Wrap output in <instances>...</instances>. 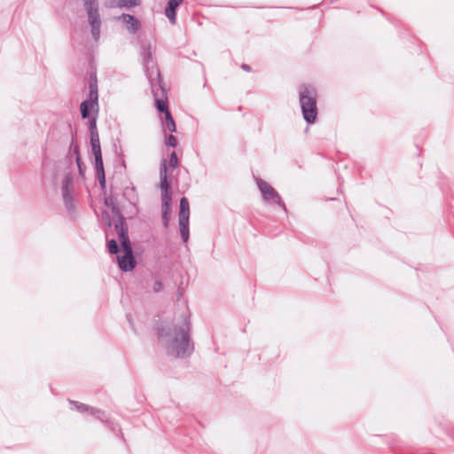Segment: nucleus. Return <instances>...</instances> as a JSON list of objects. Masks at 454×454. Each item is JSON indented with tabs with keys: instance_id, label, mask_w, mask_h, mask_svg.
Listing matches in <instances>:
<instances>
[{
	"instance_id": "f257e3e1",
	"label": "nucleus",
	"mask_w": 454,
	"mask_h": 454,
	"mask_svg": "<svg viewBox=\"0 0 454 454\" xmlns=\"http://www.w3.org/2000/svg\"><path fill=\"white\" fill-rule=\"evenodd\" d=\"M192 324L189 317L184 316L180 324L158 322L155 331L165 340L166 350L169 356L176 358L189 357L194 351V343L191 337Z\"/></svg>"
},
{
	"instance_id": "f03ea898",
	"label": "nucleus",
	"mask_w": 454,
	"mask_h": 454,
	"mask_svg": "<svg viewBox=\"0 0 454 454\" xmlns=\"http://www.w3.org/2000/svg\"><path fill=\"white\" fill-rule=\"evenodd\" d=\"M114 200L115 199L113 196L106 199L105 206L111 209L113 215L117 219L114 225L123 252V255L117 254L116 256L119 269L123 272H129L136 268L137 261L134 256L133 247L129 237V228L126 223V217Z\"/></svg>"
},
{
	"instance_id": "7ed1b4c3",
	"label": "nucleus",
	"mask_w": 454,
	"mask_h": 454,
	"mask_svg": "<svg viewBox=\"0 0 454 454\" xmlns=\"http://www.w3.org/2000/svg\"><path fill=\"white\" fill-rule=\"evenodd\" d=\"M87 75L89 94L88 98L85 100H83L80 105V113L83 120L89 121V124L93 119L95 120V123H97L99 106L98 77L96 68L90 66V69L87 72Z\"/></svg>"
},
{
	"instance_id": "20e7f679",
	"label": "nucleus",
	"mask_w": 454,
	"mask_h": 454,
	"mask_svg": "<svg viewBox=\"0 0 454 454\" xmlns=\"http://www.w3.org/2000/svg\"><path fill=\"white\" fill-rule=\"evenodd\" d=\"M299 101L301 114L307 125L310 126L315 124L318 115L316 89L311 85H300Z\"/></svg>"
},
{
	"instance_id": "39448f33",
	"label": "nucleus",
	"mask_w": 454,
	"mask_h": 454,
	"mask_svg": "<svg viewBox=\"0 0 454 454\" xmlns=\"http://www.w3.org/2000/svg\"><path fill=\"white\" fill-rule=\"evenodd\" d=\"M160 187L161 192V218L165 228L169 225L172 213V188L168 174L167 160L162 159L160 167Z\"/></svg>"
},
{
	"instance_id": "423d86ee",
	"label": "nucleus",
	"mask_w": 454,
	"mask_h": 454,
	"mask_svg": "<svg viewBox=\"0 0 454 454\" xmlns=\"http://www.w3.org/2000/svg\"><path fill=\"white\" fill-rule=\"evenodd\" d=\"M145 75L150 82L155 107H157V100L168 102V91L161 77L160 69L158 68L145 73Z\"/></svg>"
},
{
	"instance_id": "0eeeda50",
	"label": "nucleus",
	"mask_w": 454,
	"mask_h": 454,
	"mask_svg": "<svg viewBox=\"0 0 454 454\" xmlns=\"http://www.w3.org/2000/svg\"><path fill=\"white\" fill-rule=\"evenodd\" d=\"M256 184L262 196L265 201L272 202L279 206L286 213L287 212L286 204L284 203L279 193L267 182L261 178L256 179Z\"/></svg>"
},
{
	"instance_id": "6e6552de",
	"label": "nucleus",
	"mask_w": 454,
	"mask_h": 454,
	"mask_svg": "<svg viewBox=\"0 0 454 454\" xmlns=\"http://www.w3.org/2000/svg\"><path fill=\"white\" fill-rule=\"evenodd\" d=\"M72 186H73V176L70 173H67L65 175V176L62 180L61 192H62L64 206H65L66 209L70 214H73L75 212L74 198L72 195Z\"/></svg>"
},
{
	"instance_id": "1a4fd4ad",
	"label": "nucleus",
	"mask_w": 454,
	"mask_h": 454,
	"mask_svg": "<svg viewBox=\"0 0 454 454\" xmlns=\"http://www.w3.org/2000/svg\"><path fill=\"white\" fill-rule=\"evenodd\" d=\"M157 111L160 114H164V120H161V125L163 130L168 129L170 133H174L176 131V121L172 116V114L169 110L168 102H164L162 100H157Z\"/></svg>"
},
{
	"instance_id": "9d476101",
	"label": "nucleus",
	"mask_w": 454,
	"mask_h": 454,
	"mask_svg": "<svg viewBox=\"0 0 454 454\" xmlns=\"http://www.w3.org/2000/svg\"><path fill=\"white\" fill-rule=\"evenodd\" d=\"M88 22L90 26V33L93 40L98 42L100 37L101 20L98 7L87 9Z\"/></svg>"
},
{
	"instance_id": "9b49d317",
	"label": "nucleus",
	"mask_w": 454,
	"mask_h": 454,
	"mask_svg": "<svg viewBox=\"0 0 454 454\" xmlns=\"http://www.w3.org/2000/svg\"><path fill=\"white\" fill-rule=\"evenodd\" d=\"M68 403L71 405V409H75L80 413H85V412L90 411L93 417L97 418L100 421H102V422L107 421V418H106L105 411H103L99 409H97V408L91 407L90 405L84 404L82 403H80L78 401H74V400H70V399H68Z\"/></svg>"
},
{
	"instance_id": "f8f14e48",
	"label": "nucleus",
	"mask_w": 454,
	"mask_h": 454,
	"mask_svg": "<svg viewBox=\"0 0 454 454\" xmlns=\"http://www.w3.org/2000/svg\"><path fill=\"white\" fill-rule=\"evenodd\" d=\"M140 57L144 67L145 74L159 68L153 60V53L149 43H141Z\"/></svg>"
},
{
	"instance_id": "ddd939ff",
	"label": "nucleus",
	"mask_w": 454,
	"mask_h": 454,
	"mask_svg": "<svg viewBox=\"0 0 454 454\" xmlns=\"http://www.w3.org/2000/svg\"><path fill=\"white\" fill-rule=\"evenodd\" d=\"M116 20H121L125 23L127 29L131 34H136L141 27V22L134 15L122 13L115 18Z\"/></svg>"
},
{
	"instance_id": "4468645a",
	"label": "nucleus",
	"mask_w": 454,
	"mask_h": 454,
	"mask_svg": "<svg viewBox=\"0 0 454 454\" xmlns=\"http://www.w3.org/2000/svg\"><path fill=\"white\" fill-rule=\"evenodd\" d=\"M89 133H90V144L91 146L92 153H98L101 151L99 135L97 128V123H95V120L93 119L89 124Z\"/></svg>"
},
{
	"instance_id": "2eb2a0df",
	"label": "nucleus",
	"mask_w": 454,
	"mask_h": 454,
	"mask_svg": "<svg viewBox=\"0 0 454 454\" xmlns=\"http://www.w3.org/2000/svg\"><path fill=\"white\" fill-rule=\"evenodd\" d=\"M183 4V2H176V0H168L164 13L168 19L169 22L173 25L176 23V10Z\"/></svg>"
},
{
	"instance_id": "dca6fc26",
	"label": "nucleus",
	"mask_w": 454,
	"mask_h": 454,
	"mask_svg": "<svg viewBox=\"0 0 454 454\" xmlns=\"http://www.w3.org/2000/svg\"><path fill=\"white\" fill-rule=\"evenodd\" d=\"M178 221H190V205L186 197H182L179 200Z\"/></svg>"
},
{
	"instance_id": "f3484780",
	"label": "nucleus",
	"mask_w": 454,
	"mask_h": 454,
	"mask_svg": "<svg viewBox=\"0 0 454 454\" xmlns=\"http://www.w3.org/2000/svg\"><path fill=\"white\" fill-rule=\"evenodd\" d=\"M122 197L129 205L138 204L139 199L135 186H127L122 192Z\"/></svg>"
},
{
	"instance_id": "a211bd4d",
	"label": "nucleus",
	"mask_w": 454,
	"mask_h": 454,
	"mask_svg": "<svg viewBox=\"0 0 454 454\" xmlns=\"http://www.w3.org/2000/svg\"><path fill=\"white\" fill-rule=\"evenodd\" d=\"M94 156V168H95V175L98 176H104L106 175L105 168H104V161H103V156H102V151L98 153H92Z\"/></svg>"
},
{
	"instance_id": "6ab92c4d",
	"label": "nucleus",
	"mask_w": 454,
	"mask_h": 454,
	"mask_svg": "<svg viewBox=\"0 0 454 454\" xmlns=\"http://www.w3.org/2000/svg\"><path fill=\"white\" fill-rule=\"evenodd\" d=\"M96 178L98 181L101 192L104 195V201L106 200V199L113 196L115 199L114 201H115L116 205L119 207V205L117 203V194L114 193L112 187H111V194L109 196L106 195L107 190H106V175H104V176H96Z\"/></svg>"
},
{
	"instance_id": "aec40b11",
	"label": "nucleus",
	"mask_w": 454,
	"mask_h": 454,
	"mask_svg": "<svg viewBox=\"0 0 454 454\" xmlns=\"http://www.w3.org/2000/svg\"><path fill=\"white\" fill-rule=\"evenodd\" d=\"M70 129H72V128L70 127ZM71 135H72V139H71L70 145H69V152L67 155V159H69V160L71 158V156H70L71 152H73L75 159H77V153L81 154L80 153V145L76 142V131L71 129Z\"/></svg>"
},
{
	"instance_id": "412c9836",
	"label": "nucleus",
	"mask_w": 454,
	"mask_h": 454,
	"mask_svg": "<svg viewBox=\"0 0 454 454\" xmlns=\"http://www.w3.org/2000/svg\"><path fill=\"white\" fill-rule=\"evenodd\" d=\"M179 231L184 243H187L190 239V221H178Z\"/></svg>"
},
{
	"instance_id": "4be33fe9",
	"label": "nucleus",
	"mask_w": 454,
	"mask_h": 454,
	"mask_svg": "<svg viewBox=\"0 0 454 454\" xmlns=\"http://www.w3.org/2000/svg\"><path fill=\"white\" fill-rule=\"evenodd\" d=\"M107 252L111 254H118L120 251L119 245L114 239H111L106 242Z\"/></svg>"
},
{
	"instance_id": "5701e85b",
	"label": "nucleus",
	"mask_w": 454,
	"mask_h": 454,
	"mask_svg": "<svg viewBox=\"0 0 454 454\" xmlns=\"http://www.w3.org/2000/svg\"><path fill=\"white\" fill-rule=\"evenodd\" d=\"M124 211L129 219L135 218L139 213L137 204L129 205V207L125 208Z\"/></svg>"
},
{
	"instance_id": "b1692460",
	"label": "nucleus",
	"mask_w": 454,
	"mask_h": 454,
	"mask_svg": "<svg viewBox=\"0 0 454 454\" xmlns=\"http://www.w3.org/2000/svg\"><path fill=\"white\" fill-rule=\"evenodd\" d=\"M178 144V141H177V138L171 133V134H168L167 135L165 133V145L168 146V147H176Z\"/></svg>"
},
{
	"instance_id": "393cba45",
	"label": "nucleus",
	"mask_w": 454,
	"mask_h": 454,
	"mask_svg": "<svg viewBox=\"0 0 454 454\" xmlns=\"http://www.w3.org/2000/svg\"><path fill=\"white\" fill-rule=\"evenodd\" d=\"M75 163L77 165L79 176L83 177L86 171V166L82 160L81 154L77 153V159H75Z\"/></svg>"
},
{
	"instance_id": "a878e982",
	"label": "nucleus",
	"mask_w": 454,
	"mask_h": 454,
	"mask_svg": "<svg viewBox=\"0 0 454 454\" xmlns=\"http://www.w3.org/2000/svg\"><path fill=\"white\" fill-rule=\"evenodd\" d=\"M179 165L177 154L173 151L169 155V167L173 169L176 168Z\"/></svg>"
},
{
	"instance_id": "bb28decb",
	"label": "nucleus",
	"mask_w": 454,
	"mask_h": 454,
	"mask_svg": "<svg viewBox=\"0 0 454 454\" xmlns=\"http://www.w3.org/2000/svg\"><path fill=\"white\" fill-rule=\"evenodd\" d=\"M153 288L154 293H160L163 290V283L160 277L155 278Z\"/></svg>"
},
{
	"instance_id": "cd10ccee",
	"label": "nucleus",
	"mask_w": 454,
	"mask_h": 454,
	"mask_svg": "<svg viewBox=\"0 0 454 454\" xmlns=\"http://www.w3.org/2000/svg\"><path fill=\"white\" fill-rule=\"evenodd\" d=\"M85 10L98 7V0H82Z\"/></svg>"
},
{
	"instance_id": "c85d7f7f",
	"label": "nucleus",
	"mask_w": 454,
	"mask_h": 454,
	"mask_svg": "<svg viewBox=\"0 0 454 454\" xmlns=\"http://www.w3.org/2000/svg\"><path fill=\"white\" fill-rule=\"evenodd\" d=\"M102 215L106 220V225L107 227H111L112 226V221H111V218H110V215L108 214V212L106 210H103L102 212Z\"/></svg>"
},
{
	"instance_id": "c756f323",
	"label": "nucleus",
	"mask_w": 454,
	"mask_h": 454,
	"mask_svg": "<svg viewBox=\"0 0 454 454\" xmlns=\"http://www.w3.org/2000/svg\"><path fill=\"white\" fill-rule=\"evenodd\" d=\"M450 213L454 216V197L450 201Z\"/></svg>"
},
{
	"instance_id": "7c9ffc66",
	"label": "nucleus",
	"mask_w": 454,
	"mask_h": 454,
	"mask_svg": "<svg viewBox=\"0 0 454 454\" xmlns=\"http://www.w3.org/2000/svg\"><path fill=\"white\" fill-rule=\"evenodd\" d=\"M241 68L247 72H250L252 70V67L247 64H242Z\"/></svg>"
},
{
	"instance_id": "2f4dec72",
	"label": "nucleus",
	"mask_w": 454,
	"mask_h": 454,
	"mask_svg": "<svg viewBox=\"0 0 454 454\" xmlns=\"http://www.w3.org/2000/svg\"><path fill=\"white\" fill-rule=\"evenodd\" d=\"M127 319H128V321H129V325L132 326V325H133V322H132V317H131V316H130V315H127Z\"/></svg>"
},
{
	"instance_id": "473e14b6",
	"label": "nucleus",
	"mask_w": 454,
	"mask_h": 454,
	"mask_svg": "<svg viewBox=\"0 0 454 454\" xmlns=\"http://www.w3.org/2000/svg\"><path fill=\"white\" fill-rule=\"evenodd\" d=\"M121 165L125 168L126 167V164H125V160L123 159H121Z\"/></svg>"
},
{
	"instance_id": "72a5a7b5",
	"label": "nucleus",
	"mask_w": 454,
	"mask_h": 454,
	"mask_svg": "<svg viewBox=\"0 0 454 454\" xmlns=\"http://www.w3.org/2000/svg\"><path fill=\"white\" fill-rule=\"evenodd\" d=\"M378 10H379L380 12L384 13L383 10H381V9H380V8H378Z\"/></svg>"
},
{
	"instance_id": "f704fd0d",
	"label": "nucleus",
	"mask_w": 454,
	"mask_h": 454,
	"mask_svg": "<svg viewBox=\"0 0 454 454\" xmlns=\"http://www.w3.org/2000/svg\"><path fill=\"white\" fill-rule=\"evenodd\" d=\"M308 131H309V127H307V128L305 129V132H308Z\"/></svg>"
},
{
	"instance_id": "c9c22d12",
	"label": "nucleus",
	"mask_w": 454,
	"mask_h": 454,
	"mask_svg": "<svg viewBox=\"0 0 454 454\" xmlns=\"http://www.w3.org/2000/svg\"><path fill=\"white\" fill-rule=\"evenodd\" d=\"M178 293L181 295V288H178Z\"/></svg>"
},
{
	"instance_id": "e433bc0d",
	"label": "nucleus",
	"mask_w": 454,
	"mask_h": 454,
	"mask_svg": "<svg viewBox=\"0 0 454 454\" xmlns=\"http://www.w3.org/2000/svg\"><path fill=\"white\" fill-rule=\"evenodd\" d=\"M176 2H184V0H176Z\"/></svg>"
}]
</instances>
